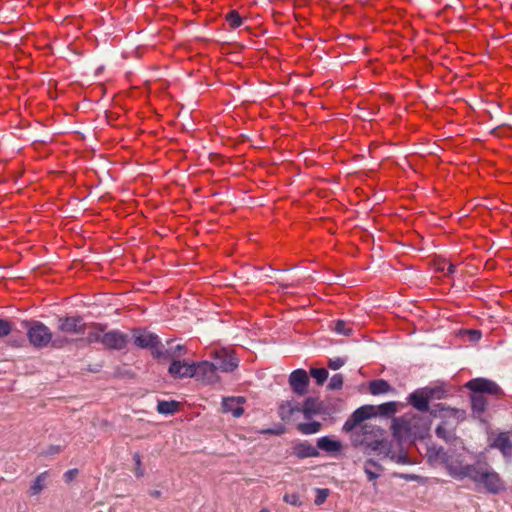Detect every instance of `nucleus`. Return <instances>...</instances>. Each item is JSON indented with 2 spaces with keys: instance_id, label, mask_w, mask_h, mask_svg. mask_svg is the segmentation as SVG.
<instances>
[{
  "instance_id": "23",
  "label": "nucleus",
  "mask_w": 512,
  "mask_h": 512,
  "mask_svg": "<svg viewBox=\"0 0 512 512\" xmlns=\"http://www.w3.org/2000/svg\"><path fill=\"white\" fill-rule=\"evenodd\" d=\"M399 404L395 401L386 402L380 405H374V415L390 417L396 414L398 411Z\"/></svg>"
},
{
  "instance_id": "27",
  "label": "nucleus",
  "mask_w": 512,
  "mask_h": 512,
  "mask_svg": "<svg viewBox=\"0 0 512 512\" xmlns=\"http://www.w3.org/2000/svg\"><path fill=\"white\" fill-rule=\"evenodd\" d=\"M493 446L498 448L504 455L510 454L512 449L511 441L509 437L504 433L498 435L494 441Z\"/></svg>"
},
{
  "instance_id": "39",
  "label": "nucleus",
  "mask_w": 512,
  "mask_h": 512,
  "mask_svg": "<svg viewBox=\"0 0 512 512\" xmlns=\"http://www.w3.org/2000/svg\"><path fill=\"white\" fill-rule=\"evenodd\" d=\"M283 501L289 505L299 507L302 505L300 497L297 493H286L283 496Z\"/></svg>"
},
{
  "instance_id": "1",
  "label": "nucleus",
  "mask_w": 512,
  "mask_h": 512,
  "mask_svg": "<svg viewBox=\"0 0 512 512\" xmlns=\"http://www.w3.org/2000/svg\"><path fill=\"white\" fill-rule=\"evenodd\" d=\"M430 429V420L414 413H406L400 417L393 418L391 430L392 435L398 441L411 437L423 438Z\"/></svg>"
},
{
  "instance_id": "32",
  "label": "nucleus",
  "mask_w": 512,
  "mask_h": 512,
  "mask_svg": "<svg viewBox=\"0 0 512 512\" xmlns=\"http://www.w3.org/2000/svg\"><path fill=\"white\" fill-rule=\"evenodd\" d=\"M436 270L444 272L446 276H450L455 273L456 266L453 263H448L445 259H441L436 262Z\"/></svg>"
},
{
  "instance_id": "18",
  "label": "nucleus",
  "mask_w": 512,
  "mask_h": 512,
  "mask_svg": "<svg viewBox=\"0 0 512 512\" xmlns=\"http://www.w3.org/2000/svg\"><path fill=\"white\" fill-rule=\"evenodd\" d=\"M408 403L420 412H427L429 410V400L422 389L412 392L408 397Z\"/></svg>"
},
{
  "instance_id": "30",
  "label": "nucleus",
  "mask_w": 512,
  "mask_h": 512,
  "mask_svg": "<svg viewBox=\"0 0 512 512\" xmlns=\"http://www.w3.org/2000/svg\"><path fill=\"white\" fill-rule=\"evenodd\" d=\"M487 399L484 395L479 393H472L471 395V405L473 411L476 412H484L487 407Z\"/></svg>"
},
{
  "instance_id": "12",
  "label": "nucleus",
  "mask_w": 512,
  "mask_h": 512,
  "mask_svg": "<svg viewBox=\"0 0 512 512\" xmlns=\"http://www.w3.org/2000/svg\"><path fill=\"white\" fill-rule=\"evenodd\" d=\"M213 359L212 364L217 372H232L238 367L237 360L225 349L214 351Z\"/></svg>"
},
{
  "instance_id": "3",
  "label": "nucleus",
  "mask_w": 512,
  "mask_h": 512,
  "mask_svg": "<svg viewBox=\"0 0 512 512\" xmlns=\"http://www.w3.org/2000/svg\"><path fill=\"white\" fill-rule=\"evenodd\" d=\"M23 324L27 329L28 340L35 348H45L50 343L55 348H62L70 343V340L66 337L52 339L51 330L40 321H25Z\"/></svg>"
},
{
  "instance_id": "48",
  "label": "nucleus",
  "mask_w": 512,
  "mask_h": 512,
  "mask_svg": "<svg viewBox=\"0 0 512 512\" xmlns=\"http://www.w3.org/2000/svg\"><path fill=\"white\" fill-rule=\"evenodd\" d=\"M57 452H59L58 447H51V451L49 453H57Z\"/></svg>"
},
{
  "instance_id": "31",
  "label": "nucleus",
  "mask_w": 512,
  "mask_h": 512,
  "mask_svg": "<svg viewBox=\"0 0 512 512\" xmlns=\"http://www.w3.org/2000/svg\"><path fill=\"white\" fill-rule=\"evenodd\" d=\"M333 330L337 334L345 335V336H348L352 333V327H351L350 323L346 322L345 320L335 321Z\"/></svg>"
},
{
  "instance_id": "8",
  "label": "nucleus",
  "mask_w": 512,
  "mask_h": 512,
  "mask_svg": "<svg viewBox=\"0 0 512 512\" xmlns=\"http://www.w3.org/2000/svg\"><path fill=\"white\" fill-rule=\"evenodd\" d=\"M465 387L472 393H479L484 396L486 394L497 398L504 396L502 388L496 382L486 378L471 379L466 383Z\"/></svg>"
},
{
  "instance_id": "36",
  "label": "nucleus",
  "mask_w": 512,
  "mask_h": 512,
  "mask_svg": "<svg viewBox=\"0 0 512 512\" xmlns=\"http://www.w3.org/2000/svg\"><path fill=\"white\" fill-rule=\"evenodd\" d=\"M422 390L429 401L435 398L441 399L444 394V391L440 387H424Z\"/></svg>"
},
{
  "instance_id": "13",
  "label": "nucleus",
  "mask_w": 512,
  "mask_h": 512,
  "mask_svg": "<svg viewBox=\"0 0 512 512\" xmlns=\"http://www.w3.org/2000/svg\"><path fill=\"white\" fill-rule=\"evenodd\" d=\"M194 370L196 371L194 377L205 384H214L219 381V376L212 362L195 363Z\"/></svg>"
},
{
  "instance_id": "41",
  "label": "nucleus",
  "mask_w": 512,
  "mask_h": 512,
  "mask_svg": "<svg viewBox=\"0 0 512 512\" xmlns=\"http://www.w3.org/2000/svg\"><path fill=\"white\" fill-rule=\"evenodd\" d=\"M240 402V398L237 400L233 397L223 398L222 407L225 412H232L233 408Z\"/></svg>"
},
{
  "instance_id": "19",
  "label": "nucleus",
  "mask_w": 512,
  "mask_h": 512,
  "mask_svg": "<svg viewBox=\"0 0 512 512\" xmlns=\"http://www.w3.org/2000/svg\"><path fill=\"white\" fill-rule=\"evenodd\" d=\"M105 334V327L98 323H93L83 339L87 344L99 342L102 344V337Z\"/></svg>"
},
{
  "instance_id": "45",
  "label": "nucleus",
  "mask_w": 512,
  "mask_h": 512,
  "mask_svg": "<svg viewBox=\"0 0 512 512\" xmlns=\"http://www.w3.org/2000/svg\"><path fill=\"white\" fill-rule=\"evenodd\" d=\"M469 334L471 335V339L473 341H478L482 335L479 330H471V331H469Z\"/></svg>"
},
{
  "instance_id": "34",
  "label": "nucleus",
  "mask_w": 512,
  "mask_h": 512,
  "mask_svg": "<svg viewBox=\"0 0 512 512\" xmlns=\"http://www.w3.org/2000/svg\"><path fill=\"white\" fill-rule=\"evenodd\" d=\"M315 400L313 398H307L304 401V404L300 410L305 416V418H310L313 414L318 413V409L314 407Z\"/></svg>"
},
{
  "instance_id": "17",
  "label": "nucleus",
  "mask_w": 512,
  "mask_h": 512,
  "mask_svg": "<svg viewBox=\"0 0 512 512\" xmlns=\"http://www.w3.org/2000/svg\"><path fill=\"white\" fill-rule=\"evenodd\" d=\"M127 343L128 336L118 330L105 332L102 337V345L108 349L122 350Z\"/></svg>"
},
{
  "instance_id": "33",
  "label": "nucleus",
  "mask_w": 512,
  "mask_h": 512,
  "mask_svg": "<svg viewBox=\"0 0 512 512\" xmlns=\"http://www.w3.org/2000/svg\"><path fill=\"white\" fill-rule=\"evenodd\" d=\"M310 375L315 379L318 385H323L328 378V371L325 368H312Z\"/></svg>"
},
{
  "instance_id": "28",
  "label": "nucleus",
  "mask_w": 512,
  "mask_h": 512,
  "mask_svg": "<svg viewBox=\"0 0 512 512\" xmlns=\"http://www.w3.org/2000/svg\"><path fill=\"white\" fill-rule=\"evenodd\" d=\"M179 407V403L172 401H159L157 404V412L160 414L170 415L174 414Z\"/></svg>"
},
{
  "instance_id": "26",
  "label": "nucleus",
  "mask_w": 512,
  "mask_h": 512,
  "mask_svg": "<svg viewBox=\"0 0 512 512\" xmlns=\"http://www.w3.org/2000/svg\"><path fill=\"white\" fill-rule=\"evenodd\" d=\"M301 407L297 403L284 402L279 406V417L283 420H289L295 412H300Z\"/></svg>"
},
{
  "instance_id": "47",
  "label": "nucleus",
  "mask_w": 512,
  "mask_h": 512,
  "mask_svg": "<svg viewBox=\"0 0 512 512\" xmlns=\"http://www.w3.org/2000/svg\"><path fill=\"white\" fill-rule=\"evenodd\" d=\"M150 495L153 497V498H159L161 496V491L159 490H153L150 492Z\"/></svg>"
},
{
  "instance_id": "5",
  "label": "nucleus",
  "mask_w": 512,
  "mask_h": 512,
  "mask_svg": "<svg viewBox=\"0 0 512 512\" xmlns=\"http://www.w3.org/2000/svg\"><path fill=\"white\" fill-rule=\"evenodd\" d=\"M445 414L441 423L437 426L435 433L438 438L443 439L447 443L457 441L455 430L460 421L463 419L464 412L458 409H443Z\"/></svg>"
},
{
  "instance_id": "29",
  "label": "nucleus",
  "mask_w": 512,
  "mask_h": 512,
  "mask_svg": "<svg viewBox=\"0 0 512 512\" xmlns=\"http://www.w3.org/2000/svg\"><path fill=\"white\" fill-rule=\"evenodd\" d=\"M321 423L318 421H312L307 423H299L297 429L301 434L310 435L320 431Z\"/></svg>"
},
{
  "instance_id": "14",
  "label": "nucleus",
  "mask_w": 512,
  "mask_h": 512,
  "mask_svg": "<svg viewBox=\"0 0 512 512\" xmlns=\"http://www.w3.org/2000/svg\"><path fill=\"white\" fill-rule=\"evenodd\" d=\"M134 344L142 349L150 348L152 350V355L154 356L155 350H159L161 348L162 343L159 340V337L156 334L150 332H140L134 331Z\"/></svg>"
},
{
  "instance_id": "35",
  "label": "nucleus",
  "mask_w": 512,
  "mask_h": 512,
  "mask_svg": "<svg viewBox=\"0 0 512 512\" xmlns=\"http://www.w3.org/2000/svg\"><path fill=\"white\" fill-rule=\"evenodd\" d=\"M15 325L8 319L0 318V339L8 336L14 329Z\"/></svg>"
},
{
  "instance_id": "51",
  "label": "nucleus",
  "mask_w": 512,
  "mask_h": 512,
  "mask_svg": "<svg viewBox=\"0 0 512 512\" xmlns=\"http://www.w3.org/2000/svg\"><path fill=\"white\" fill-rule=\"evenodd\" d=\"M3 480H4V479H3V478H1V479H0V482H1V481H3Z\"/></svg>"
},
{
  "instance_id": "37",
  "label": "nucleus",
  "mask_w": 512,
  "mask_h": 512,
  "mask_svg": "<svg viewBox=\"0 0 512 512\" xmlns=\"http://www.w3.org/2000/svg\"><path fill=\"white\" fill-rule=\"evenodd\" d=\"M226 20L230 27L234 29L240 27L242 24V18L236 10L230 11L226 16Z\"/></svg>"
},
{
  "instance_id": "10",
  "label": "nucleus",
  "mask_w": 512,
  "mask_h": 512,
  "mask_svg": "<svg viewBox=\"0 0 512 512\" xmlns=\"http://www.w3.org/2000/svg\"><path fill=\"white\" fill-rule=\"evenodd\" d=\"M374 410V405H364L356 409L345 421L343 431L346 433L352 432L359 424L375 416Z\"/></svg>"
},
{
  "instance_id": "2",
  "label": "nucleus",
  "mask_w": 512,
  "mask_h": 512,
  "mask_svg": "<svg viewBox=\"0 0 512 512\" xmlns=\"http://www.w3.org/2000/svg\"><path fill=\"white\" fill-rule=\"evenodd\" d=\"M476 486L484 488L491 494H498L504 490V482L499 474L485 461L471 464L468 477Z\"/></svg>"
},
{
  "instance_id": "16",
  "label": "nucleus",
  "mask_w": 512,
  "mask_h": 512,
  "mask_svg": "<svg viewBox=\"0 0 512 512\" xmlns=\"http://www.w3.org/2000/svg\"><path fill=\"white\" fill-rule=\"evenodd\" d=\"M289 385L293 392L297 395L303 396L308 391L309 377L305 370H294L289 376Z\"/></svg>"
},
{
  "instance_id": "21",
  "label": "nucleus",
  "mask_w": 512,
  "mask_h": 512,
  "mask_svg": "<svg viewBox=\"0 0 512 512\" xmlns=\"http://www.w3.org/2000/svg\"><path fill=\"white\" fill-rule=\"evenodd\" d=\"M383 467L373 459H367L364 462V472L369 481L376 480L380 477Z\"/></svg>"
},
{
  "instance_id": "22",
  "label": "nucleus",
  "mask_w": 512,
  "mask_h": 512,
  "mask_svg": "<svg viewBox=\"0 0 512 512\" xmlns=\"http://www.w3.org/2000/svg\"><path fill=\"white\" fill-rule=\"evenodd\" d=\"M294 454L300 458L317 457L318 450L307 442H301L294 447Z\"/></svg>"
},
{
  "instance_id": "6",
  "label": "nucleus",
  "mask_w": 512,
  "mask_h": 512,
  "mask_svg": "<svg viewBox=\"0 0 512 512\" xmlns=\"http://www.w3.org/2000/svg\"><path fill=\"white\" fill-rule=\"evenodd\" d=\"M363 452L367 455H370L372 452H376L379 456L388 458L396 464H410L408 455L402 448H400L398 452L394 451L391 443L382 437L377 441L372 442L368 451L364 450Z\"/></svg>"
},
{
  "instance_id": "15",
  "label": "nucleus",
  "mask_w": 512,
  "mask_h": 512,
  "mask_svg": "<svg viewBox=\"0 0 512 512\" xmlns=\"http://www.w3.org/2000/svg\"><path fill=\"white\" fill-rule=\"evenodd\" d=\"M167 345L168 347H165L162 344L159 350H155L154 357L157 359L173 361L175 359H180L187 353V348L185 345H172V341H167Z\"/></svg>"
},
{
  "instance_id": "43",
  "label": "nucleus",
  "mask_w": 512,
  "mask_h": 512,
  "mask_svg": "<svg viewBox=\"0 0 512 512\" xmlns=\"http://www.w3.org/2000/svg\"><path fill=\"white\" fill-rule=\"evenodd\" d=\"M346 363V359L344 358H341V357H337V358H334V359H329L328 361V367L332 370H338L340 369L342 366H344Z\"/></svg>"
},
{
  "instance_id": "49",
  "label": "nucleus",
  "mask_w": 512,
  "mask_h": 512,
  "mask_svg": "<svg viewBox=\"0 0 512 512\" xmlns=\"http://www.w3.org/2000/svg\"><path fill=\"white\" fill-rule=\"evenodd\" d=\"M403 478H405V479H414V477L410 476V475H405V476H403Z\"/></svg>"
},
{
  "instance_id": "24",
  "label": "nucleus",
  "mask_w": 512,
  "mask_h": 512,
  "mask_svg": "<svg viewBox=\"0 0 512 512\" xmlns=\"http://www.w3.org/2000/svg\"><path fill=\"white\" fill-rule=\"evenodd\" d=\"M317 447L323 451L332 453L339 452L342 449V444L340 441L324 436L317 440Z\"/></svg>"
},
{
  "instance_id": "4",
  "label": "nucleus",
  "mask_w": 512,
  "mask_h": 512,
  "mask_svg": "<svg viewBox=\"0 0 512 512\" xmlns=\"http://www.w3.org/2000/svg\"><path fill=\"white\" fill-rule=\"evenodd\" d=\"M430 457L439 459L447 469L450 476L456 479H464L468 477L471 469L470 465H464L458 457L449 455L442 447L429 449Z\"/></svg>"
},
{
  "instance_id": "20",
  "label": "nucleus",
  "mask_w": 512,
  "mask_h": 512,
  "mask_svg": "<svg viewBox=\"0 0 512 512\" xmlns=\"http://www.w3.org/2000/svg\"><path fill=\"white\" fill-rule=\"evenodd\" d=\"M50 474L48 471H44L36 476L33 483L29 487V494L31 496L39 495L46 487V482Z\"/></svg>"
},
{
  "instance_id": "7",
  "label": "nucleus",
  "mask_w": 512,
  "mask_h": 512,
  "mask_svg": "<svg viewBox=\"0 0 512 512\" xmlns=\"http://www.w3.org/2000/svg\"><path fill=\"white\" fill-rule=\"evenodd\" d=\"M351 433V442L354 447H364V450L370 449V444L383 436V430L374 424H364Z\"/></svg>"
},
{
  "instance_id": "42",
  "label": "nucleus",
  "mask_w": 512,
  "mask_h": 512,
  "mask_svg": "<svg viewBox=\"0 0 512 512\" xmlns=\"http://www.w3.org/2000/svg\"><path fill=\"white\" fill-rule=\"evenodd\" d=\"M133 460L135 462V469H134V473H135V476L140 478V477H143L144 475V469L142 468V462H141V456L139 453H134L133 454Z\"/></svg>"
},
{
  "instance_id": "25",
  "label": "nucleus",
  "mask_w": 512,
  "mask_h": 512,
  "mask_svg": "<svg viewBox=\"0 0 512 512\" xmlns=\"http://www.w3.org/2000/svg\"><path fill=\"white\" fill-rule=\"evenodd\" d=\"M369 391L372 395L386 394L394 391V388L384 379H376L369 383Z\"/></svg>"
},
{
  "instance_id": "40",
  "label": "nucleus",
  "mask_w": 512,
  "mask_h": 512,
  "mask_svg": "<svg viewBox=\"0 0 512 512\" xmlns=\"http://www.w3.org/2000/svg\"><path fill=\"white\" fill-rule=\"evenodd\" d=\"M330 494V490L329 489H326V488H318L316 489V498L314 500V503L319 506V505H322L326 499L328 498Z\"/></svg>"
},
{
  "instance_id": "44",
  "label": "nucleus",
  "mask_w": 512,
  "mask_h": 512,
  "mask_svg": "<svg viewBox=\"0 0 512 512\" xmlns=\"http://www.w3.org/2000/svg\"><path fill=\"white\" fill-rule=\"evenodd\" d=\"M78 475V470L77 469H69L68 471H66L63 475V478L65 480V482L69 483L71 482L72 480H74L76 478V476Z\"/></svg>"
},
{
  "instance_id": "11",
  "label": "nucleus",
  "mask_w": 512,
  "mask_h": 512,
  "mask_svg": "<svg viewBox=\"0 0 512 512\" xmlns=\"http://www.w3.org/2000/svg\"><path fill=\"white\" fill-rule=\"evenodd\" d=\"M194 365L195 362L175 359L170 361L168 373L174 379L193 378L196 373L194 370Z\"/></svg>"
},
{
  "instance_id": "38",
  "label": "nucleus",
  "mask_w": 512,
  "mask_h": 512,
  "mask_svg": "<svg viewBox=\"0 0 512 512\" xmlns=\"http://www.w3.org/2000/svg\"><path fill=\"white\" fill-rule=\"evenodd\" d=\"M343 383H344V379H343L342 374H334L328 383V389L339 390L342 388Z\"/></svg>"
},
{
  "instance_id": "46",
  "label": "nucleus",
  "mask_w": 512,
  "mask_h": 512,
  "mask_svg": "<svg viewBox=\"0 0 512 512\" xmlns=\"http://www.w3.org/2000/svg\"><path fill=\"white\" fill-rule=\"evenodd\" d=\"M231 413L233 414L234 417L238 418L243 415L244 409L242 407L237 406L233 408Z\"/></svg>"
},
{
  "instance_id": "50",
  "label": "nucleus",
  "mask_w": 512,
  "mask_h": 512,
  "mask_svg": "<svg viewBox=\"0 0 512 512\" xmlns=\"http://www.w3.org/2000/svg\"><path fill=\"white\" fill-rule=\"evenodd\" d=\"M259 512H270V511L268 509H266V508H263Z\"/></svg>"
},
{
  "instance_id": "9",
  "label": "nucleus",
  "mask_w": 512,
  "mask_h": 512,
  "mask_svg": "<svg viewBox=\"0 0 512 512\" xmlns=\"http://www.w3.org/2000/svg\"><path fill=\"white\" fill-rule=\"evenodd\" d=\"M87 324L81 316L59 317L57 320V329L65 335H84Z\"/></svg>"
}]
</instances>
